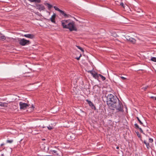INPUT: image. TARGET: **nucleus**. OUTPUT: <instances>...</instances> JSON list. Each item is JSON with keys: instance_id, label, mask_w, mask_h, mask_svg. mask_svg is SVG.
Instances as JSON below:
<instances>
[{"instance_id": "bb28decb", "label": "nucleus", "mask_w": 156, "mask_h": 156, "mask_svg": "<svg viewBox=\"0 0 156 156\" xmlns=\"http://www.w3.org/2000/svg\"><path fill=\"white\" fill-rule=\"evenodd\" d=\"M137 136L140 138H141V136L140 135L139 132H137L136 133Z\"/></svg>"}, {"instance_id": "4be33fe9", "label": "nucleus", "mask_w": 156, "mask_h": 156, "mask_svg": "<svg viewBox=\"0 0 156 156\" xmlns=\"http://www.w3.org/2000/svg\"><path fill=\"white\" fill-rule=\"evenodd\" d=\"M76 47L79 49H80L82 52H84V51L83 49L79 46H76Z\"/></svg>"}, {"instance_id": "4c0bfd02", "label": "nucleus", "mask_w": 156, "mask_h": 156, "mask_svg": "<svg viewBox=\"0 0 156 156\" xmlns=\"http://www.w3.org/2000/svg\"><path fill=\"white\" fill-rule=\"evenodd\" d=\"M151 98H154V97L153 96H152V97H151Z\"/></svg>"}, {"instance_id": "f3484780", "label": "nucleus", "mask_w": 156, "mask_h": 156, "mask_svg": "<svg viewBox=\"0 0 156 156\" xmlns=\"http://www.w3.org/2000/svg\"><path fill=\"white\" fill-rule=\"evenodd\" d=\"M8 104L6 103L0 102V106L4 107H7Z\"/></svg>"}, {"instance_id": "f8f14e48", "label": "nucleus", "mask_w": 156, "mask_h": 156, "mask_svg": "<svg viewBox=\"0 0 156 156\" xmlns=\"http://www.w3.org/2000/svg\"><path fill=\"white\" fill-rule=\"evenodd\" d=\"M60 13L65 18H69L71 16L69 14H66L64 11L61 10Z\"/></svg>"}, {"instance_id": "7c9ffc66", "label": "nucleus", "mask_w": 156, "mask_h": 156, "mask_svg": "<svg viewBox=\"0 0 156 156\" xmlns=\"http://www.w3.org/2000/svg\"><path fill=\"white\" fill-rule=\"evenodd\" d=\"M120 77L121 78V79L122 80H125L126 79V78L125 77H124L123 76H120Z\"/></svg>"}, {"instance_id": "4468645a", "label": "nucleus", "mask_w": 156, "mask_h": 156, "mask_svg": "<svg viewBox=\"0 0 156 156\" xmlns=\"http://www.w3.org/2000/svg\"><path fill=\"white\" fill-rule=\"evenodd\" d=\"M0 35L1 36L0 37V40L2 41H4L6 40V37L2 34L0 33Z\"/></svg>"}, {"instance_id": "ddd939ff", "label": "nucleus", "mask_w": 156, "mask_h": 156, "mask_svg": "<svg viewBox=\"0 0 156 156\" xmlns=\"http://www.w3.org/2000/svg\"><path fill=\"white\" fill-rule=\"evenodd\" d=\"M56 15L55 14H53L51 18V21L53 23H55V18Z\"/></svg>"}, {"instance_id": "423d86ee", "label": "nucleus", "mask_w": 156, "mask_h": 156, "mask_svg": "<svg viewBox=\"0 0 156 156\" xmlns=\"http://www.w3.org/2000/svg\"><path fill=\"white\" fill-rule=\"evenodd\" d=\"M20 108V109H24L29 106V105L26 103L20 102L19 103Z\"/></svg>"}, {"instance_id": "393cba45", "label": "nucleus", "mask_w": 156, "mask_h": 156, "mask_svg": "<svg viewBox=\"0 0 156 156\" xmlns=\"http://www.w3.org/2000/svg\"><path fill=\"white\" fill-rule=\"evenodd\" d=\"M135 128L136 129H138L139 127L137 124L135 123L134 124Z\"/></svg>"}, {"instance_id": "f03ea898", "label": "nucleus", "mask_w": 156, "mask_h": 156, "mask_svg": "<svg viewBox=\"0 0 156 156\" xmlns=\"http://www.w3.org/2000/svg\"><path fill=\"white\" fill-rule=\"evenodd\" d=\"M114 108H115L118 112H123V105L122 102L119 100L118 101V103L116 102V104H115L112 106V108H109L112 110H114Z\"/></svg>"}, {"instance_id": "9d476101", "label": "nucleus", "mask_w": 156, "mask_h": 156, "mask_svg": "<svg viewBox=\"0 0 156 156\" xmlns=\"http://www.w3.org/2000/svg\"><path fill=\"white\" fill-rule=\"evenodd\" d=\"M126 39L128 41L133 44H135L136 42V40L133 38L129 37L127 38Z\"/></svg>"}, {"instance_id": "9b49d317", "label": "nucleus", "mask_w": 156, "mask_h": 156, "mask_svg": "<svg viewBox=\"0 0 156 156\" xmlns=\"http://www.w3.org/2000/svg\"><path fill=\"white\" fill-rule=\"evenodd\" d=\"M86 101L87 102L89 105L93 109L94 108V109H95V107L94 106V104L92 102L87 99Z\"/></svg>"}, {"instance_id": "c85d7f7f", "label": "nucleus", "mask_w": 156, "mask_h": 156, "mask_svg": "<svg viewBox=\"0 0 156 156\" xmlns=\"http://www.w3.org/2000/svg\"><path fill=\"white\" fill-rule=\"evenodd\" d=\"M153 140L151 138H149V142L150 143H152L153 142Z\"/></svg>"}, {"instance_id": "dca6fc26", "label": "nucleus", "mask_w": 156, "mask_h": 156, "mask_svg": "<svg viewBox=\"0 0 156 156\" xmlns=\"http://www.w3.org/2000/svg\"><path fill=\"white\" fill-rule=\"evenodd\" d=\"M144 143L146 145L147 149H149L151 147H150V146L149 144V143L147 142L145 140H144Z\"/></svg>"}, {"instance_id": "473e14b6", "label": "nucleus", "mask_w": 156, "mask_h": 156, "mask_svg": "<svg viewBox=\"0 0 156 156\" xmlns=\"http://www.w3.org/2000/svg\"><path fill=\"white\" fill-rule=\"evenodd\" d=\"M4 145V144H1V146L2 147V149H5V147H3L2 146Z\"/></svg>"}, {"instance_id": "6ab92c4d", "label": "nucleus", "mask_w": 156, "mask_h": 156, "mask_svg": "<svg viewBox=\"0 0 156 156\" xmlns=\"http://www.w3.org/2000/svg\"><path fill=\"white\" fill-rule=\"evenodd\" d=\"M99 77H100L101 78L102 80H105L106 79L105 77L103 76L102 75H101L99 74Z\"/></svg>"}, {"instance_id": "aec40b11", "label": "nucleus", "mask_w": 156, "mask_h": 156, "mask_svg": "<svg viewBox=\"0 0 156 156\" xmlns=\"http://www.w3.org/2000/svg\"><path fill=\"white\" fill-rule=\"evenodd\" d=\"M57 11H59V12H61V10H60V9H59L58 8L56 7V6H54L53 7Z\"/></svg>"}, {"instance_id": "c756f323", "label": "nucleus", "mask_w": 156, "mask_h": 156, "mask_svg": "<svg viewBox=\"0 0 156 156\" xmlns=\"http://www.w3.org/2000/svg\"><path fill=\"white\" fill-rule=\"evenodd\" d=\"M51 151L53 152V153H57V151L56 150H51Z\"/></svg>"}, {"instance_id": "0eeeda50", "label": "nucleus", "mask_w": 156, "mask_h": 156, "mask_svg": "<svg viewBox=\"0 0 156 156\" xmlns=\"http://www.w3.org/2000/svg\"><path fill=\"white\" fill-rule=\"evenodd\" d=\"M88 72H89L95 79H98L99 77V74H98L94 71H93L92 70Z\"/></svg>"}, {"instance_id": "cd10ccee", "label": "nucleus", "mask_w": 156, "mask_h": 156, "mask_svg": "<svg viewBox=\"0 0 156 156\" xmlns=\"http://www.w3.org/2000/svg\"><path fill=\"white\" fill-rule=\"evenodd\" d=\"M48 129L49 130H51V129H53V127L49 126H48L47 127Z\"/></svg>"}, {"instance_id": "5701e85b", "label": "nucleus", "mask_w": 156, "mask_h": 156, "mask_svg": "<svg viewBox=\"0 0 156 156\" xmlns=\"http://www.w3.org/2000/svg\"><path fill=\"white\" fill-rule=\"evenodd\" d=\"M151 60L153 62H156V58L154 57H151Z\"/></svg>"}, {"instance_id": "a19ab883", "label": "nucleus", "mask_w": 156, "mask_h": 156, "mask_svg": "<svg viewBox=\"0 0 156 156\" xmlns=\"http://www.w3.org/2000/svg\"><path fill=\"white\" fill-rule=\"evenodd\" d=\"M53 156L52 155H45V156Z\"/></svg>"}, {"instance_id": "412c9836", "label": "nucleus", "mask_w": 156, "mask_h": 156, "mask_svg": "<svg viewBox=\"0 0 156 156\" xmlns=\"http://www.w3.org/2000/svg\"><path fill=\"white\" fill-rule=\"evenodd\" d=\"M149 87V86H145V87H143L142 88V90H143L144 91H145L146 89H147V88H148Z\"/></svg>"}, {"instance_id": "7ed1b4c3", "label": "nucleus", "mask_w": 156, "mask_h": 156, "mask_svg": "<svg viewBox=\"0 0 156 156\" xmlns=\"http://www.w3.org/2000/svg\"><path fill=\"white\" fill-rule=\"evenodd\" d=\"M19 44L22 46L28 45L30 44L31 42L29 40H27L24 38L20 39L19 40Z\"/></svg>"}, {"instance_id": "72a5a7b5", "label": "nucleus", "mask_w": 156, "mask_h": 156, "mask_svg": "<svg viewBox=\"0 0 156 156\" xmlns=\"http://www.w3.org/2000/svg\"><path fill=\"white\" fill-rule=\"evenodd\" d=\"M139 129L140 132L141 133H143V131L141 128H140L138 129Z\"/></svg>"}, {"instance_id": "39448f33", "label": "nucleus", "mask_w": 156, "mask_h": 156, "mask_svg": "<svg viewBox=\"0 0 156 156\" xmlns=\"http://www.w3.org/2000/svg\"><path fill=\"white\" fill-rule=\"evenodd\" d=\"M71 22L68 20H64L62 22V25L64 28H67L70 26Z\"/></svg>"}, {"instance_id": "a211bd4d", "label": "nucleus", "mask_w": 156, "mask_h": 156, "mask_svg": "<svg viewBox=\"0 0 156 156\" xmlns=\"http://www.w3.org/2000/svg\"><path fill=\"white\" fill-rule=\"evenodd\" d=\"M31 2H37V3H40L41 2V0H28Z\"/></svg>"}, {"instance_id": "1a4fd4ad", "label": "nucleus", "mask_w": 156, "mask_h": 156, "mask_svg": "<svg viewBox=\"0 0 156 156\" xmlns=\"http://www.w3.org/2000/svg\"><path fill=\"white\" fill-rule=\"evenodd\" d=\"M23 36L30 39H33L34 37V36L31 34H26L23 35Z\"/></svg>"}, {"instance_id": "58836bf2", "label": "nucleus", "mask_w": 156, "mask_h": 156, "mask_svg": "<svg viewBox=\"0 0 156 156\" xmlns=\"http://www.w3.org/2000/svg\"><path fill=\"white\" fill-rule=\"evenodd\" d=\"M116 148L117 149H119V147H116Z\"/></svg>"}, {"instance_id": "20e7f679", "label": "nucleus", "mask_w": 156, "mask_h": 156, "mask_svg": "<svg viewBox=\"0 0 156 156\" xmlns=\"http://www.w3.org/2000/svg\"><path fill=\"white\" fill-rule=\"evenodd\" d=\"M68 27V28H67V29H69V30L70 31H77V29L75 26V23L73 21L71 22L70 26H69V27Z\"/></svg>"}, {"instance_id": "ea45409f", "label": "nucleus", "mask_w": 156, "mask_h": 156, "mask_svg": "<svg viewBox=\"0 0 156 156\" xmlns=\"http://www.w3.org/2000/svg\"><path fill=\"white\" fill-rule=\"evenodd\" d=\"M55 147L57 148L58 150H59V149L58 148H57L56 147Z\"/></svg>"}, {"instance_id": "37998d69", "label": "nucleus", "mask_w": 156, "mask_h": 156, "mask_svg": "<svg viewBox=\"0 0 156 156\" xmlns=\"http://www.w3.org/2000/svg\"><path fill=\"white\" fill-rule=\"evenodd\" d=\"M155 98V100H156V98L155 97V98Z\"/></svg>"}, {"instance_id": "e433bc0d", "label": "nucleus", "mask_w": 156, "mask_h": 156, "mask_svg": "<svg viewBox=\"0 0 156 156\" xmlns=\"http://www.w3.org/2000/svg\"><path fill=\"white\" fill-rule=\"evenodd\" d=\"M138 12H143V11L141 9H140V10H139V11Z\"/></svg>"}, {"instance_id": "2eb2a0df", "label": "nucleus", "mask_w": 156, "mask_h": 156, "mask_svg": "<svg viewBox=\"0 0 156 156\" xmlns=\"http://www.w3.org/2000/svg\"><path fill=\"white\" fill-rule=\"evenodd\" d=\"M45 5L47 6L48 9L49 10H50L52 7L53 6L52 5L48 3H45L44 4Z\"/></svg>"}, {"instance_id": "6e6552de", "label": "nucleus", "mask_w": 156, "mask_h": 156, "mask_svg": "<svg viewBox=\"0 0 156 156\" xmlns=\"http://www.w3.org/2000/svg\"><path fill=\"white\" fill-rule=\"evenodd\" d=\"M36 8L37 9H38L40 11L42 10H44L45 9L43 5L41 4H36Z\"/></svg>"}, {"instance_id": "79ce46f5", "label": "nucleus", "mask_w": 156, "mask_h": 156, "mask_svg": "<svg viewBox=\"0 0 156 156\" xmlns=\"http://www.w3.org/2000/svg\"><path fill=\"white\" fill-rule=\"evenodd\" d=\"M1 156H3V154H2Z\"/></svg>"}, {"instance_id": "c03bdc74", "label": "nucleus", "mask_w": 156, "mask_h": 156, "mask_svg": "<svg viewBox=\"0 0 156 156\" xmlns=\"http://www.w3.org/2000/svg\"><path fill=\"white\" fill-rule=\"evenodd\" d=\"M32 107L33 108H34V106H33V105H32Z\"/></svg>"}, {"instance_id": "f704fd0d", "label": "nucleus", "mask_w": 156, "mask_h": 156, "mask_svg": "<svg viewBox=\"0 0 156 156\" xmlns=\"http://www.w3.org/2000/svg\"><path fill=\"white\" fill-rule=\"evenodd\" d=\"M120 5L122 6L123 8H124V5L123 3H120Z\"/></svg>"}, {"instance_id": "2f4dec72", "label": "nucleus", "mask_w": 156, "mask_h": 156, "mask_svg": "<svg viewBox=\"0 0 156 156\" xmlns=\"http://www.w3.org/2000/svg\"><path fill=\"white\" fill-rule=\"evenodd\" d=\"M26 73H25L24 74L25 75L24 76V77H27V76L30 77V76H31L30 75H26Z\"/></svg>"}, {"instance_id": "b1692460", "label": "nucleus", "mask_w": 156, "mask_h": 156, "mask_svg": "<svg viewBox=\"0 0 156 156\" xmlns=\"http://www.w3.org/2000/svg\"><path fill=\"white\" fill-rule=\"evenodd\" d=\"M13 142V140H7L6 141L7 143H11Z\"/></svg>"}, {"instance_id": "f257e3e1", "label": "nucleus", "mask_w": 156, "mask_h": 156, "mask_svg": "<svg viewBox=\"0 0 156 156\" xmlns=\"http://www.w3.org/2000/svg\"><path fill=\"white\" fill-rule=\"evenodd\" d=\"M119 99L116 96L112 94H108L107 97V103L109 108H112V106L115 104H116Z\"/></svg>"}, {"instance_id": "c9c22d12", "label": "nucleus", "mask_w": 156, "mask_h": 156, "mask_svg": "<svg viewBox=\"0 0 156 156\" xmlns=\"http://www.w3.org/2000/svg\"><path fill=\"white\" fill-rule=\"evenodd\" d=\"M81 56V54L80 55V56L79 57L76 58L78 60H79L80 59V57Z\"/></svg>"}, {"instance_id": "a878e982", "label": "nucleus", "mask_w": 156, "mask_h": 156, "mask_svg": "<svg viewBox=\"0 0 156 156\" xmlns=\"http://www.w3.org/2000/svg\"><path fill=\"white\" fill-rule=\"evenodd\" d=\"M136 119H137V120L139 122V123H140V124H141V125H143V123L140 120V119H139V118L138 117H136Z\"/></svg>"}]
</instances>
